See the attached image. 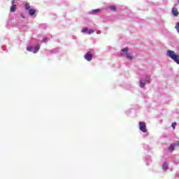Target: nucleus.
<instances>
[{
  "instance_id": "nucleus-1",
  "label": "nucleus",
  "mask_w": 179,
  "mask_h": 179,
  "mask_svg": "<svg viewBox=\"0 0 179 179\" xmlns=\"http://www.w3.org/2000/svg\"><path fill=\"white\" fill-rule=\"evenodd\" d=\"M166 55L169 58H171L174 62H176L178 65H179V55L178 53H176V52L168 50L166 51Z\"/></svg>"
},
{
  "instance_id": "nucleus-2",
  "label": "nucleus",
  "mask_w": 179,
  "mask_h": 179,
  "mask_svg": "<svg viewBox=\"0 0 179 179\" xmlns=\"http://www.w3.org/2000/svg\"><path fill=\"white\" fill-rule=\"evenodd\" d=\"M138 125L140 131L144 133L148 132V130L146 129V123L145 122H140Z\"/></svg>"
},
{
  "instance_id": "nucleus-3",
  "label": "nucleus",
  "mask_w": 179,
  "mask_h": 179,
  "mask_svg": "<svg viewBox=\"0 0 179 179\" xmlns=\"http://www.w3.org/2000/svg\"><path fill=\"white\" fill-rule=\"evenodd\" d=\"M85 59H86L87 61H92V59H93V52H87L85 56Z\"/></svg>"
},
{
  "instance_id": "nucleus-4",
  "label": "nucleus",
  "mask_w": 179,
  "mask_h": 179,
  "mask_svg": "<svg viewBox=\"0 0 179 179\" xmlns=\"http://www.w3.org/2000/svg\"><path fill=\"white\" fill-rule=\"evenodd\" d=\"M171 12H172L173 16L177 17L179 15L178 9H177V8H176V7H173L172 8Z\"/></svg>"
},
{
  "instance_id": "nucleus-5",
  "label": "nucleus",
  "mask_w": 179,
  "mask_h": 179,
  "mask_svg": "<svg viewBox=\"0 0 179 179\" xmlns=\"http://www.w3.org/2000/svg\"><path fill=\"white\" fill-rule=\"evenodd\" d=\"M176 146H179V141H177L176 143H172L171 144V145L169 146V150L170 152H173V150H174Z\"/></svg>"
},
{
  "instance_id": "nucleus-6",
  "label": "nucleus",
  "mask_w": 179,
  "mask_h": 179,
  "mask_svg": "<svg viewBox=\"0 0 179 179\" xmlns=\"http://www.w3.org/2000/svg\"><path fill=\"white\" fill-rule=\"evenodd\" d=\"M17 8V6L16 5H13L10 8V12H15V10H16Z\"/></svg>"
},
{
  "instance_id": "nucleus-7",
  "label": "nucleus",
  "mask_w": 179,
  "mask_h": 179,
  "mask_svg": "<svg viewBox=\"0 0 179 179\" xmlns=\"http://www.w3.org/2000/svg\"><path fill=\"white\" fill-rule=\"evenodd\" d=\"M162 169H163L164 170H167V169H169V165H168V164H167L166 162H165L164 163V164L162 165Z\"/></svg>"
},
{
  "instance_id": "nucleus-8",
  "label": "nucleus",
  "mask_w": 179,
  "mask_h": 179,
  "mask_svg": "<svg viewBox=\"0 0 179 179\" xmlns=\"http://www.w3.org/2000/svg\"><path fill=\"white\" fill-rule=\"evenodd\" d=\"M36 13V10L34 9H29V15L30 16H33Z\"/></svg>"
},
{
  "instance_id": "nucleus-9",
  "label": "nucleus",
  "mask_w": 179,
  "mask_h": 179,
  "mask_svg": "<svg viewBox=\"0 0 179 179\" xmlns=\"http://www.w3.org/2000/svg\"><path fill=\"white\" fill-rule=\"evenodd\" d=\"M128 51H129V48H123V49H122V52H125L126 53V55H127V54H128Z\"/></svg>"
},
{
  "instance_id": "nucleus-10",
  "label": "nucleus",
  "mask_w": 179,
  "mask_h": 179,
  "mask_svg": "<svg viewBox=\"0 0 179 179\" xmlns=\"http://www.w3.org/2000/svg\"><path fill=\"white\" fill-rule=\"evenodd\" d=\"M38 50H40V46H36L34 49V54H36L37 51H38Z\"/></svg>"
},
{
  "instance_id": "nucleus-11",
  "label": "nucleus",
  "mask_w": 179,
  "mask_h": 179,
  "mask_svg": "<svg viewBox=\"0 0 179 179\" xmlns=\"http://www.w3.org/2000/svg\"><path fill=\"white\" fill-rule=\"evenodd\" d=\"M109 8L110 9V10H113V12H115L117 8L115 7V6H110L109 7Z\"/></svg>"
},
{
  "instance_id": "nucleus-12",
  "label": "nucleus",
  "mask_w": 179,
  "mask_h": 179,
  "mask_svg": "<svg viewBox=\"0 0 179 179\" xmlns=\"http://www.w3.org/2000/svg\"><path fill=\"white\" fill-rule=\"evenodd\" d=\"M88 31H89V28L87 27H85L82 30V33H88Z\"/></svg>"
},
{
  "instance_id": "nucleus-13",
  "label": "nucleus",
  "mask_w": 179,
  "mask_h": 179,
  "mask_svg": "<svg viewBox=\"0 0 179 179\" xmlns=\"http://www.w3.org/2000/svg\"><path fill=\"white\" fill-rule=\"evenodd\" d=\"M25 9H27V10H30V3H27L25 4Z\"/></svg>"
},
{
  "instance_id": "nucleus-14",
  "label": "nucleus",
  "mask_w": 179,
  "mask_h": 179,
  "mask_svg": "<svg viewBox=\"0 0 179 179\" xmlns=\"http://www.w3.org/2000/svg\"><path fill=\"white\" fill-rule=\"evenodd\" d=\"M100 12V9H95L92 10V13L96 14Z\"/></svg>"
},
{
  "instance_id": "nucleus-15",
  "label": "nucleus",
  "mask_w": 179,
  "mask_h": 179,
  "mask_svg": "<svg viewBox=\"0 0 179 179\" xmlns=\"http://www.w3.org/2000/svg\"><path fill=\"white\" fill-rule=\"evenodd\" d=\"M145 82H147V83H150V77L146 76H145Z\"/></svg>"
},
{
  "instance_id": "nucleus-16",
  "label": "nucleus",
  "mask_w": 179,
  "mask_h": 179,
  "mask_svg": "<svg viewBox=\"0 0 179 179\" xmlns=\"http://www.w3.org/2000/svg\"><path fill=\"white\" fill-rule=\"evenodd\" d=\"M94 33V29H88L87 34H93Z\"/></svg>"
},
{
  "instance_id": "nucleus-17",
  "label": "nucleus",
  "mask_w": 179,
  "mask_h": 179,
  "mask_svg": "<svg viewBox=\"0 0 179 179\" xmlns=\"http://www.w3.org/2000/svg\"><path fill=\"white\" fill-rule=\"evenodd\" d=\"M145 85V82L140 81V87H144Z\"/></svg>"
},
{
  "instance_id": "nucleus-18",
  "label": "nucleus",
  "mask_w": 179,
  "mask_h": 179,
  "mask_svg": "<svg viewBox=\"0 0 179 179\" xmlns=\"http://www.w3.org/2000/svg\"><path fill=\"white\" fill-rule=\"evenodd\" d=\"M177 126V122H173L171 124V127L173 129H176V127Z\"/></svg>"
},
{
  "instance_id": "nucleus-19",
  "label": "nucleus",
  "mask_w": 179,
  "mask_h": 179,
  "mask_svg": "<svg viewBox=\"0 0 179 179\" xmlns=\"http://www.w3.org/2000/svg\"><path fill=\"white\" fill-rule=\"evenodd\" d=\"M33 50V46H29L27 48V51H31Z\"/></svg>"
},
{
  "instance_id": "nucleus-20",
  "label": "nucleus",
  "mask_w": 179,
  "mask_h": 179,
  "mask_svg": "<svg viewBox=\"0 0 179 179\" xmlns=\"http://www.w3.org/2000/svg\"><path fill=\"white\" fill-rule=\"evenodd\" d=\"M126 55H127V58H128V59H130V60L134 59V57H132V56H129V55H128V54H127Z\"/></svg>"
},
{
  "instance_id": "nucleus-21",
  "label": "nucleus",
  "mask_w": 179,
  "mask_h": 179,
  "mask_svg": "<svg viewBox=\"0 0 179 179\" xmlns=\"http://www.w3.org/2000/svg\"><path fill=\"white\" fill-rule=\"evenodd\" d=\"M45 41H47V38H44L42 40V43H45Z\"/></svg>"
},
{
  "instance_id": "nucleus-22",
  "label": "nucleus",
  "mask_w": 179,
  "mask_h": 179,
  "mask_svg": "<svg viewBox=\"0 0 179 179\" xmlns=\"http://www.w3.org/2000/svg\"><path fill=\"white\" fill-rule=\"evenodd\" d=\"M11 3H12V5H16V4H15V0H13V1H11Z\"/></svg>"
},
{
  "instance_id": "nucleus-23",
  "label": "nucleus",
  "mask_w": 179,
  "mask_h": 179,
  "mask_svg": "<svg viewBox=\"0 0 179 179\" xmlns=\"http://www.w3.org/2000/svg\"><path fill=\"white\" fill-rule=\"evenodd\" d=\"M21 17H22V19H24V14H21Z\"/></svg>"
},
{
  "instance_id": "nucleus-24",
  "label": "nucleus",
  "mask_w": 179,
  "mask_h": 179,
  "mask_svg": "<svg viewBox=\"0 0 179 179\" xmlns=\"http://www.w3.org/2000/svg\"><path fill=\"white\" fill-rule=\"evenodd\" d=\"M178 3H179V0H178Z\"/></svg>"
}]
</instances>
